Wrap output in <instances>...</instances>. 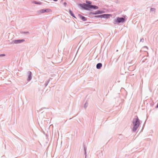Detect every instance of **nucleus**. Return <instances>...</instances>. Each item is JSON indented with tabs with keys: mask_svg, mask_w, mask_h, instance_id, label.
I'll list each match as a JSON object with an SVG mask.
<instances>
[{
	"mask_svg": "<svg viewBox=\"0 0 158 158\" xmlns=\"http://www.w3.org/2000/svg\"><path fill=\"white\" fill-rule=\"evenodd\" d=\"M29 76L28 78V81H29L31 79V71L28 72Z\"/></svg>",
	"mask_w": 158,
	"mask_h": 158,
	"instance_id": "nucleus-7",
	"label": "nucleus"
},
{
	"mask_svg": "<svg viewBox=\"0 0 158 158\" xmlns=\"http://www.w3.org/2000/svg\"><path fill=\"white\" fill-rule=\"evenodd\" d=\"M2 56H5V55L3 54V55H2Z\"/></svg>",
	"mask_w": 158,
	"mask_h": 158,
	"instance_id": "nucleus-16",
	"label": "nucleus"
},
{
	"mask_svg": "<svg viewBox=\"0 0 158 158\" xmlns=\"http://www.w3.org/2000/svg\"><path fill=\"white\" fill-rule=\"evenodd\" d=\"M125 17L124 18L118 17L114 20V23L116 24L117 23H123L125 21Z\"/></svg>",
	"mask_w": 158,
	"mask_h": 158,
	"instance_id": "nucleus-3",
	"label": "nucleus"
},
{
	"mask_svg": "<svg viewBox=\"0 0 158 158\" xmlns=\"http://www.w3.org/2000/svg\"><path fill=\"white\" fill-rule=\"evenodd\" d=\"M102 64L101 63H99L97 64L96 67L98 69H100L102 67Z\"/></svg>",
	"mask_w": 158,
	"mask_h": 158,
	"instance_id": "nucleus-8",
	"label": "nucleus"
},
{
	"mask_svg": "<svg viewBox=\"0 0 158 158\" xmlns=\"http://www.w3.org/2000/svg\"><path fill=\"white\" fill-rule=\"evenodd\" d=\"M35 4H40V2H35Z\"/></svg>",
	"mask_w": 158,
	"mask_h": 158,
	"instance_id": "nucleus-13",
	"label": "nucleus"
},
{
	"mask_svg": "<svg viewBox=\"0 0 158 158\" xmlns=\"http://www.w3.org/2000/svg\"><path fill=\"white\" fill-rule=\"evenodd\" d=\"M66 4H67L66 3V2H64V5L65 6L66 5Z\"/></svg>",
	"mask_w": 158,
	"mask_h": 158,
	"instance_id": "nucleus-14",
	"label": "nucleus"
},
{
	"mask_svg": "<svg viewBox=\"0 0 158 158\" xmlns=\"http://www.w3.org/2000/svg\"><path fill=\"white\" fill-rule=\"evenodd\" d=\"M80 16H81V19L83 21H85L87 19H86V18H85V17H84L83 16H82L81 15H80Z\"/></svg>",
	"mask_w": 158,
	"mask_h": 158,
	"instance_id": "nucleus-10",
	"label": "nucleus"
},
{
	"mask_svg": "<svg viewBox=\"0 0 158 158\" xmlns=\"http://www.w3.org/2000/svg\"><path fill=\"white\" fill-rule=\"evenodd\" d=\"M25 41L24 40H16L14 41V43L15 44H18L20 43L21 42H23Z\"/></svg>",
	"mask_w": 158,
	"mask_h": 158,
	"instance_id": "nucleus-6",
	"label": "nucleus"
},
{
	"mask_svg": "<svg viewBox=\"0 0 158 158\" xmlns=\"http://www.w3.org/2000/svg\"><path fill=\"white\" fill-rule=\"evenodd\" d=\"M133 131H135L139 127L140 124L139 120L137 116H135V118L133 119Z\"/></svg>",
	"mask_w": 158,
	"mask_h": 158,
	"instance_id": "nucleus-1",
	"label": "nucleus"
},
{
	"mask_svg": "<svg viewBox=\"0 0 158 158\" xmlns=\"http://www.w3.org/2000/svg\"><path fill=\"white\" fill-rule=\"evenodd\" d=\"M86 2L87 3V4L88 5H91V4H92V2L90 1H86Z\"/></svg>",
	"mask_w": 158,
	"mask_h": 158,
	"instance_id": "nucleus-12",
	"label": "nucleus"
},
{
	"mask_svg": "<svg viewBox=\"0 0 158 158\" xmlns=\"http://www.w3.org/2000/svg\"><path fill=\"white\" fill-rule=\"evenodd\" d=\"M54 1H57L58 0H53Z\"/></svg>",
	"mask_w": 158,
	"mask_h": 158,
	"instance_id": "nucleus-15",
	"label": "nucleus"
},
{
	"mask_svg": "<svg viewBox=\"0 0 158 158\" xmlns=\"http://www.w3.org/2000/svg\"><path fill=\"white\" fill-rule=\"evenodd\" d=\"M52 12V10L50 9H46L45 10L42 9L40 10V13H43L45 12L49 13Z\"/></svg>",
	"mask_w": 158,
	"mask_h": 158,
	"instance_id": "nucleus-5",
	"label": "nucleus"
},
{
	"mask_svg": "<svg viewBox=\"0 0 158 158\" xmlns=\"http://www.w3.org/2000/svg\"><path fill=\"white\" fill-rule=\"evenodd\" d=\"M110 16H111V15L110 14H103L101 15L95 16V17H100V18H105L108 19L109 18Z\"/></svg>",
	"mask_w": 158,
	"mask_h": 158,
	"instance_id": "nucleus-4",
	"label": "nucleus"
},
{
	"mask_svg": "<svg viewBox=\"0 0 158 158\" xmlns=\"http://www.w3.org/2000/svg\"><path fill=\"white\" fill-rule=\"evenodd\" d=\"M81 6L86 10H89L90 8H93L94 9H97L98 8V6H97L88 5L85 3L82 4Z\"/></svg>",
	"mask_w": 158,
	"mask_h": 158,
	"instance_id": "nucleus-2",
	"label": "nucleus"
},
{
	"mask_svg": "<svg viewBox=\"0 0 158 158\" xmlns=\"http://www.w3.org/2000/svg\"><path fill=\"white\" fill-rule=\"evenodd\" d=\"M103 13V12L101 10L97 11V12L93 13V14L96 15L97 14H102Z\"/></svg>",
	"mask_w": 158,
	"mask_h": 158,
	"instance_id": "nucleus-9",
	"label": "nucleus"
},
{
	"mask_svg": "<svg viewBox=\"0 0 158 158\" xmlns=\"http://www.w3.org/2000/svg\"><path fill=\"white\" fill-rule=\"evenodd\" d=\"M69 12L70 14L72 16H73V17H74V18H75L73 12L70 10H69Z\"/></svg>",
	"mask_w": 158,
	"mask_h": 158,
	"instance_id": "nucleus-11",
	"label": "nucleus"
}]
</instances>
